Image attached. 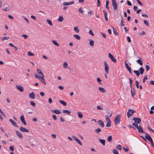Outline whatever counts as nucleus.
Listing matches in <instances>:
<instances>
[{
	"mask_svg": "<svg viewBox=\"0 0 154 154\" xmlns=\"http://www.w3.org/2000/svg\"><path fill=\"white\" fill-rule=\"evenodd\" d=\"M120 115L119 114L118 115L116 116L114 119V122L116 125H117L119 124L120 122Z\"/></svg>",
	"mask_w": 154,
	"mask_h": 154,
	"instance_id": "1",
	"label": "nucleus"
},
{
	"mask_svg": "<svg viewBox=\"0 0 154 154\" xmlns=\"http://www.w3.org/2000/svg\"><path fill=\"white\" fill-rule=\"evenodd\" d=\"M135 112V110L131 109H129L127 113V117L128 118H129L130 116L132 115Z\"/></svg>",
	"mask_w": 154,
	"mask_h": 154,
	"instance_id": "2",
	"label": "nucleus"
},
{
	"mask_svg": "<svg viewBox=\"0 0 154 154\" xmlns=\"http://www.w3.org/2000/svg\"><path fill=\"white\" fill-rule=\"evenodd\" d=\"M112 6L115 10L117 9L118 5L115 0H111Z\"/></svg>",
	"mask_w": 154,
	"mask_h": 154,
	"instance_id": "3",
	"label": "nucleus"
},
{
	"mask_svg": "<svg viewBox=\"0 0 154 154\" xmlns=\"http://www.w3.org/2000/svg\"><path fill=\"white\" fill-rule=\"evenodd\" d=\"M104 65L105 66V70L107 74L109 73L108 70L109 69V67L108 65L107 64L106 61H104Z\"/></svg>",
	"mask_w": 154,
	"mask_h": 154,
	"instance_id": "4",
	"label": "nucleus"
},
{
	"mask_svg": "<svg viewBox=\"0 0 154 154\" xmlns=\"http://www.w3.org/2000/svg\"><path fill=\"white\" fill-rule=\"evenodd\" d=\"M108 56L110 58L112 61L113 62L115 63H116V59L114 57L113 55L109 53Z\"/></svg>",
	"mask_w": 154,
	"mask_h": 154,
	"instance_id": "5",
	"label": "nucleus"
},
{
	"mask_svg": "<svg viewBox=\"0 0 154 154\" xmlns=\"http://www.w3.org/2000/svg\"><path fill=\"white\" fill-rule=\"evenodd\" d=\"M133 119L137 124H140L141 121V119L140 118H134Z\"/></svg>",
	"mask_w": 154,
	"mask_h": 154,
	"instance_id": "6",
	"label": "nucleus"
},
{
	"mask_svg": "<svg viewBox=\"0 0 154 154\" xmlns=\"http://www.w3.org/2000/svg\"><path fill=\"white\" fill-rule=\"evenodd\" d=\"M99 125L101 127L103 128L104 127L105 125L103 122L101 120H99L97 121Z\"/></svg>",
	"mask_w": 154,
	"mask_h": 154,
	"instance_id": "7",
	"label": "nucleus"
},
{
	"mask_svg": "<svg viewBox=\"0 0 154 154\" xmlns=\"http://www.w3.org/2000/svg\"><path fill=\"white\" fill-rule=\"evenodd\" d=\"M20 130L22 132H28L29 130L26 129L22 126H21L20 128Z\"/></svg>",
	"mask_w": 154,
	"mask_h": 154,
	"instance_id": "8",
	"label": "nucleus"
},
{
	"mask_svg": "<svg viewBox=\"0 0 154 154\" xmlns=\"http://www.w3.org/2000/svg\"><path fill=\"white\" fill-rule=\"evenodd\" d=\"M72 137L74 139V140L81 146L82 145V143L76 137L74 136H73Z\"/></svg>",
	"mask_w": 154,
	"mask_h": 154,
	"instance_id": "9",
	"label": "nucleus"
},
{
	"mask_svg": "<svg viewBox=\"0 0 154 154\" xmlns=\"http://www.w3.org/2000/svg\"><path fill=\"white\" fill-rule=\"evenodd\" d=\"M20 119L24 125H26V121L25 120V119L24 118V117L23 115L21 116H20Z\"/></svg>",
	"mask_w": 154,
	"mask_h": 154,
	"instance_id": "10",
	"label": "nucleus"
},
{
	"mask_svg": "<svg viewBox=\"0 0 154 154\" xmlns=\"http://www.w3.org/2000/svg\"><path fill=\"white\" fill-rule=\"evenodd\" d=\"M44 76L43 75V76H42L40 78V82H42L43 84H44L45 85H46V83L45 81V79H44Z\"/></svg>",
	"mask_w": 154,
	"mask_h": 154,
	"instance_id": "11",
	"label": "nucleus"
},
{
	"mask_svg": "<svg viewBox=\"0 0 154 154\" xmlns=\"http://www.w3.org/2000/svg\"><path fill=\"white\" fill-rule=\"evenodd\" d=\"M144 134H145V137L147 140L149 141L150 140L152 139L151 137L148 134L145 132Z\"/></svg>",
	"mask_w": 154,
	"mask_h": 154,
	"instance_id": "12",
	"label": "nucleus"
},
{
	"mask_svg": "<svg viewBox=\"0 0 154 154\" xmlns=\"http://www.w3.org/2000/svg\"><path fill=\"white\" fill-rule=\"evenodd\" d=\"M17 135L20 138H22L23 137L22 134L19 131L16 130L15 131Z\"/></svg>",
	"mask_w": 154,
	"mask_h": 154,
	"instance_id": "13",
	"label": "nucleus"
},
{
	"mask_svg": "<svg viewBox=\"0 0 154 154\" xmlns=\"http://www.w3.org/2000/svg\"><path fill=\"white\" fill-rule=\"evenodd\" d=\"M137 130L139 133H142L144 134L145 133V132L143 131V129L141 126H139V127L138 128V129H137Z\"/></svg>",
	"mask_w": 154,
	"mask_h": 154,
	"instance_id": "14",
	"label": "nucleus"
},
{
	"mask_svg": "<svg viewBox=\"0 0 154 154\" xmlns=\"http://www.w3.org/2000/svg\"><path fill=\"white\" fill-rule=\"evenodd\" d=\"M138 57L139 59L137 60V62L140 65L142 66L143 65L142 60L140 57Z\"/></svg>",
	"mask_w": 154,
	"mask_h": 154,
	"instance_id": "15",
	"label": "nucleus"
},
{
	"mask_svg": "<svg viewBox=\"0 0 154 154\" xmlns=\"http://www.w3.org/2000/svg\"><path fill=\"white\" fill-rule=\"evenodd\" d=\"M9 121L11 122L14 126L17 127H18V125L16 124V122H15L12 119H10Z\"/></svg>",
	"mask_w": 154,
	"mask_h": 154,
	"instance_id": "16",
	"label": "nucleus"
},
{
	"mask_svg": "<svg viewBox=\"0 0 154 154\" xmlns=\"http://www.w3.org/2000/svg\"><path fill=\"white\" fill-rule=\"evenodd\" d=\"M16 88L20 92H22L23 91V88L21 85H16Z\"/></svg>",
	"mask_w": 154,
	"mask_h": 154,
	"instance_id": "17",
	"label": "nucleus"
},
{
	"mask_svg": "<svg viewBox=\"0 0 154 154\" xmlns=\"http://www.w3.org/2000/svg\"><path fill=\"white\" fill-rule=\"evenodd\" d=\"M29 97L32 99H34L35 97V94L34 92L30 93L29 94Z\"/></svg>",
	"mask_w": 154,
	"mask_h": 154,
	"instance_id": "18",
	"label": "nucleus"
},
{
	"mask_svg": "<svg viewBox=\"0 0 154 154\" xmlns=\"http://www.w3.org/2000/svg\"><path fill=\"white\" fill-rule=\"evenodd\" d=\"M112 28L113 30V32L114 34L116 36H118V33L117 32L116 29V28H114L113 26H112Z\"/></svg>",
	"mask_w": 154,
	"mask_h": 154,
	"instance_id": "19",
	"label": "nucleus"
},
{
	"mask_svg": "<svg viewBox=\"0 0 154 154\" xmlns=\"http://www.w3.org/2000/svg\"><path fill=\"white\" fill-rule=\"evenodd\" d=\"M51 111L57 114H59L61 113L60 112L58 109H56L55 110H51Z\"/></svg>",
	"mask_w": 154,
	"mask_h": 154,
	"instance_id": "20",
	"label": "nucleus"
},
{
	"mask_svg": "<svg viewBox=\"0 0 154 154\" xmlns=\"http://www.w3.org/2000/svg\"><path fill=\"white\" fill-rule=\"evenodd\" d=\"M131 93L132 96L133 97H134L135 95V90L134 88H133V89H132V88H131Z\"/></svg>",
	"mask_w": 154,
	"mask_h": 154,
	"instance_id": "21",
	"label": "nucleus"
},
{
	"mask_svg": "<svg viewBox=\"0 0 154 154\" xmlns=\"http://www.w3.org/2000/svg\"><path fill=\"white\" fill-rule=\"evenodd\" d=\"M98 88L99 90L102 93H105L106 92V91L103 88L99 87Z\"/></svg>",
	"mask_w": 154,
	"mask_h": 154,
	"instance_id": "22",
	"label": "nucleus"
},
{
	"mask_svg": "<svg viewBox=\"0 0 154 154\" xmlns=\"http://www.w3.org/2000/svg\"><path fill=\"white\" fill-rule=\"evenodd\" d=\"M144 69L143 67H140L139 69L140 74L141 75H142L144 72Z\"/></svg>",
	"mask_w": 154,
	"mask_h": 154,
	"instance_id": "23",
	"label": "nucleus"
},
{
	"mask_svg": "<svg viewBox=\"0 0 154 154\" xmlns=\"http://www.w3.org/2000/svg\"><path fill=\"white\" fill-rule=\"evenodd\" d=\"M89 44L91 47H93L94 45V41L92 39H91L89 42Z\"/></svg>",
	"mask_w": 154,
	"mask_h": 154,
	"instance_id": "24",
	"label": "nucleus"
},
{
	"mask_svg": "<svg viewBox=\"0 0 154 154\" xmlns=\"http://www.w3.org/2000/svg\"><path fill=\"white\" fill-rule=\"evenodd\" d=\"M36 72L38 74L42 75V76H43V75H44V74H43L41 70L40 69H36Z\"/></svg>",
	"mask_w": 154,
	"mask_h": 154,
	"instance_id": "25",
	"label": "nucleus"
},
{
	"mask_svg": "<svg viewBox=\"0 0 154 154\" xmlns=\"http://www.w3.org/2000/svg\"><path fill=\"white\" fill-rule=\"evenodd\" d=\"M99 141L104 146L105 145V140L99 139Z\"/></svg>",
	"mask_w": 154,
	"mask_h": 154,
	"instance_id": "26",
	"label": "nucleus"
},
{
	"mask_svg": "<svg viewBox=\"0 0 154 154\" xmlns=\"http://www.w3.org/2000/svg\"><path fill=\"white\" fill-rule=\"evenodd\" d=\"M59 102L60 103L62 104L64 106H66L67 105V103L62 100H59Z\"/></svg>",
	"mask_w": 154,
	"mask_h": 154,
	"instance_id": "27",
	"label": "nucleus"
},
{
	"mask_svg": "<svg viewBox=\"0 0 154 154\" xmlns=\"http://www.w3.org/2000/svg\"><path fill=\"white\" fill-rule=\"evenodd\" d=\"M63 113H67V114L70 115V114L71 113L70 111H68L67 110H63Z\"/></svg>",
	"mask_w": 154,
	"mask_h": 154,
	"instance_id": "28",
	"label": "nucleus"
},
{
	"mask_svg": "<svg viewBox=\"0 0 154 154\" xmlns=\"http://www.w3.org/2000/svg\"><path fill=\"white\" fill-rule=\"evenodd\" d=\"M63 18L62 16H60L59 17L58 19V21L59 22H62V21H63Z\"/></svg>",
	"mask_w": 154,
	"mask_h": 154,
	"instance_id": "29",
	"label": "nucleus"
},
{
	"mask_svg": "<svg viewBox=\"0 0 154 154\" xmlns=\"http://www.w3.org/2000/svg\"><path fill=\"white\" fill-rule=\"evenodd\" d=\"M73 36L74 38H75L77 40H79L81 38L80 36L78 35H73Z\"/></svg>",
	"mask_w": 154,
	"mask_h": 154,
	"instance_id": "30",
	"label": "nucleus"
},
{
	"mask_svg": "<svg viewBox=\"0 0 154 154\" xmlns=\"http://www.w3.org/2000/svg\"><path fill=\"white\" fill-rule=\"evenodd\" d=\"M11 9L10 7L8 6V7H6L5 8L3 9V10L5 11H9Z\"/></svg>",
	"mask_w": 154,
	"mask_h": 154,
	"instance_id": "31",
	"label": "nucleus"
},
{
	"mask_svg": "<svg viewBox=\"0 0 154 154\" xmlns=\"http://www.w3.org/2000/svg\"><path fill=\"white\" fill-rule=\"evenodd\" d=\"M105 119H106V121L107 122H111V121L109 119V117L107 115L106 116Z\"/></svg>",
	"mask_w": 154,
	"mask_h": 154,
	"instance_id": "32",
	"label": "nucleus"
},
{
	"mask_svg": "<svg viewBox=\"0 0 154 154\" xmlns=\"http://www.w3.org/2000/svg\"><path fill=\"white\" fill-rule=\"evenodd\" d=\"M147 128L148 130H149L150 131L153 133H154V131L152 129L150 128V126L149 124L147 126Z\"/></svg>",
	"mask_w": 154,
	"mask_h": 154,
	"instance_id": "33",
	"label": "nucleus"
},
{
	"mask_svg": "<svg viewBox=\"0 0 154 154\" xmlns=\"http://www.w3.org/2000/svg\"><path fill=\"white\" fill-rule=\"evenodd\" d=\"M109 3V1H106V8L107 9H108V11L110 12V11L109 10V7H108Z\"/></svg>",
	"mask_w": 154,
	"mask_h": 154,
	"instance_id": "34",
	"label": "nucleus"
},
{
	"mask_svg": "<svg viewBox=\"0 0 154 154\" xmlns=\"http://www.w3.org/2000/svg\"><path fill=\"white\" fill-rule=\"evenodd\" d=\"M77 114L78 115V116H79V117L80 118H82L83 117V115L82 113L80 112H78L77 113Z\"/></svg>",
	"mask_w": 154,
	"mask_h": 154,
	"instance_id": "35",
	"label": "nucleus"
},
{
	"mask_svg": "<svg viewBox=\"0 0 154 154\" xmlns=\"http://www.w3.org/2000/svg\"><path fill=\"white\" fill-rule=\"evenodd\" d=\"M74 30L77 33H78L79 31V29H78L77 26H75L74 28Z\"/></svg>",
	"mask_w": 154,
	"mask_h": 154,
	"instance_id": "36",
	"label": "nucleus"
},
{
	"mask_svg": "<svg viewBox=\"0 0 154 154\" xmlns=\"http://www.w3.org/2000/svg\"><path fill=\"white\" fill-rule=\"evenodd\" d=\"M53 43L56 46H59V45L58 43L55 40H53L52 41Z\"/></svg>",
	"mask_w": 154,
	"mask_h": 154,
	"instance_id": "37",
	"label": "nucleus"
},
{
	"mask_svg": "<svg viewBox=\"0 0 154 154\" xmlns=\"http://www.w3.org/2000/svg\"><path fill=\"white\" fill-rule=\"evenodd\" d=\"M134 73L137 75V77H138L140 74V73L139 72L138 70H134Z\"/></svg>",
	"mask_w": 154,
	"mask_h": 154,
	"instance_id": "38",
	"label": "nucleus"
},
{
	"mask_svg": "<svg viewBox=\"0 0 154 154\" xmlns=\"http://www.w3.org/2000/svg\"><path fill=\"white\" fill-rule=\"evenodd\" d=\"M101 129L100 128H98L95 130V132L97 133H99L101 131Z\"/></svg>",
	"mask_w": 154,
	"mask_h": 154,
	"instance_id": "39",
	"label": "nucleus"
},
{
	"mask_svg": "<svg viewBox=\"0 0 154 154\" xmlns=\"http://www.w3.org/2000/svg\"><path fill=\"white\" fill-rule=\"evenodd\" d=\"M122 146L120 145H119V144L117 145L116 147V148L117 149H118L119 150H121L122 149Z\"/></svg>",
	"mask_w": 154,
	"mask_h": 154,
	"instance_id": "40",
	"label": "nucleus"
},
{
	"mask_svg": "<svg viewBox=\"0 0 154 154\" xmlns=\"http://www.w3.org/2000/svg\"><path fill=\"white\" fill-rule=\"evenodd\" d=\"M112 136H109L107 138V140L108 142H111L112 140Z\"/></svg>",
	"mask_w": 154,
	"mask_h": 154,
	"instance_id": "41",
	"label": "nucleus"
},
{
	"mask_svg": "<svg viewBox=\"0 0 154 154\" xmlns=\"http://www.w3.org/2000/svg\"><path fill=\"white\" fill-rule=\"evenodd\" d=\"M135 85H136L137 88H139V82L137 81H136L135 82Z\"/></svg>",
	"mask_w": 154,
	"mask_h": 154,
	"instance_id": "42",
	"label": "nucleus"
},
{
	"mask_svg": "<svg viewBox=\"0 0 154 154\" xmlns=\"http://www.w3.org/2000/svg\"><path fill=\"white\" fill-rule=\"evenodd\" d=\"M125 64L127 69L130 68L129 66L128 63H126V60L125 61Z\"/></svg>",
	"mask_w": 154,
	"mask_h": 154,
	"instance_id": "43",
	"label": "nucleus"
},
{
	"mask_svg": "<svg viewBox=\"0 0 154 154\" xmlns=\"http://www.w3.org/2000/svg\"><path fill=\"white\" fill-rule=\"evenodd\" d=\"M129 81H130V87H131V88H132V83L133 82L132 79H131V78H129Z\"/></svg>",
	"mask_w": 154,
	"mask_h": 154,
	"instance_id": "44",
	"label": "nucleus"
},
{
	"mask_svg": "<svg viewBox=\"0 0 154 154\" xmlns=\"http://www.w3.org/2000/svg\"><path fill=\"white\" fill-rule=\"evenodd\" d=\"M113 152L115 154H119L118 151L116 149H113L112 150Z\"/></svg>",
	"mask_w": 154,
	"mask_h": 154,
	"instance_id": "45",
	"label": "nucleus"
},
{
	"mask_svg": "<svg viewBox=\"0 0 154 154\" xmlns=\"http://www.w3.org/2000/svg\"><path fill=\"white\" fill-rule=\"evenodd\" d=\"M47 23L49 24V25H50L51 26L52 25V23L50 20L47 19Z\"/></svg>",
	"mask_w": 154,
	"mask_h": 154,
	"instance_id": "46",
	"label": "nucleus"
},
{
	"mask_svg": "<svg viewBox=\"0 0 154 154\" xmlns=\"http://www.w3.org/2000/svg\"><path fill=\"white\" fill-rule=\"evenodd\" d=\"M97 81L99 83V84H102V83L101 82V79L99 78H97Z\"/></svg>",
	"mask_w": 154,
	"mask_h": 154,
	"instance_id": "47",
	"label": "nucleus"
},
{
	"mask_svg": "<svg viewBox=\"0 0 154 154\" xmlns=\"http://www.w3.org/2000/svg\"><path fill=\"white\" fill-rule=\"evenodd\" d=\"M111 122H107V124H106V126L107 127H110L111 126Z\"/></svg>",
	"mask_w": 154,
	"mask_h": 154,
	"instance_id": "48",
	"label": "nucleus"
},
{
	"mask_svg": "<svg viewBox=\"0 0 154 154\" xmlns=\"http://www.w3.org/2000/svg\"><path fill=\"white\" fill-rule=\"evenodd\" d=\"M68 66V63L66 62H65L63 64V67L64 68H66L67 67V66Z\"/></svg>",
	"mask_w": 154,
	"mask_h": 154,
	"instance_id": "49",
	"label": "nucleus"
},
{
	"mask_svg": "<svg viewBox=\"0 0 154 154\" xmlns=\"http://www.w3.org/2000/svg\"><path fill=\"white\" fill-rule=\"evenodd\" d=\"M143 22H144V24L146 25L147 26H149V23L148 21H147V20H144L143 21Z\"/></svg>",
	"mask_w": 154,
	"mask_h": 154,
	"instance_id": "50",
	"label": "nucleus"
},
{
	"mask_svg": "<svg viewBox=\"0 0 154 154\" xmlns=\"http://www.w3.org/2000/svg\"><path fill=\"white\" fill-rule=\"evenodd\" d=\"M147 79V77L146 76H145L143 78V83H145L146 80Z\"/></svg>",
	"mask_w": 154,
	"mask_h": 154,
	"instance_id": "51",
	"label": "nucleus"
},
{
	"mask_svg": "<svg viewBox=\"0 0 154 154\" xmlns=\"http://www.w3.org/2000/svg\"><path fill=\"white\" fill-rule=\"evenodd\" d=\"M10 150L11 151H14V147L12 145L10 147Z\"/></svg>",
	"mask_w": 154,
	"mask_h": 154,
	"instance_id": "52",
	"label": "nucleus"
},
{
	"mask_svg": "<svg viewBox=\"0 0 154 154\" xmlns=\"http://www.w3.org/2000/svg\"><path fill=\"white\" fill-rule=\"evenodd\" d=\"M30 104L31 105H32V106H33L34 107H35V106L36 104L33 101H31L30 102Z\"/></svg>",
	"mask_w": 154,
	"mask_h": 154,
	"instance_id": "53",
	"label": "nucleus"
},
{
	"mask_svg": "<svg viewBox=\"0 0 154 154\" xmlns=\"http://www.w3.org/2000/svg\"><path fill=\"white\" fill-rule=\"evenodd\" d=\"M9 38L8 37H4L1 39L2 40L4 41L5 40H8Z\"/></svg>",
	"mask_w": 154,
	"mask_h": 154,
	"instance_id": "54",
	"label": "nucleus"
},
{
	"mask_svg": "<svg viewBox=\"0 0 154 154\" xmlns=\"http://www.w3.org/2000/svg\"><path fill=\"white\" fill-rule=\"evenodd\" d=\"M35 77L36 78L40 79L41 77H40V75L37 74H35Z\"/></svg>",
	"mask_w": 154,
	"mask_h": 154,
	"instance_id": "55",
	"label": "nucleus"
},
{
	"mask_svg": "<svg viewBox=\"0 0 154 154\" xmlns=\"http://www.w3.org/2000/svg\"><path fill=\"white\" fill-rule=\"evenodd\" d=\"M89 34L92 36H94V35L92 31L91 30H90L89 31Z\"/></svg>",
	"mask_w": 154,
	"mask_h": 154,
	"instance_id": "56",
	"label": "nucleus"
},
{
	"mask_svg": "<svg viewBox=\"0 0 154 154\" xmlns=\"http://www.w3.org/2000/svg\"><path fill=\"white\" fill-rule=\"evenodd\" d=\"M146 69L147 71H149L150 69V66L148 65H146Z\"/></svg>",
	"mask_w": 154,
	"mask_h": 154,
	"instance_id": "57",
	"label": "nucleus"
},
{
	"mask_svg": "<svg viewBox=\"0 0 154 154\" xmlns=\"http://www.w3.org/2000/svg\"><path fill=\"white\" fill-rule=\"evenodd\" d=\"M123 149L126 152H127L129 150V149L128 147H127L126 148L125 147H123Z\"/></svg>",
	"mask_w": 154,
	"mask_h": 154,
	"instance_id": "58",
	"label": "nucleus"
},
{
	"mask_svg": "<svg viewBox=\"0 0 154 154\" xmlns=\"http://www.w3.org/2000/svg\"><path fill=\"white\" fill-rule=\"evenodd\" d=\"M78 11L79 12H80L81 13H83V11L82 10V7H81L79 8V9H78Z\"/></svg>",
	"mask_w": 154,
	"mask_h": 154,
	"instance_id": "59",
	"label": "nucleus"
},
{
	"mask_svg": "<svg viewBox=\"0 0 154 154\" xmlns=\"http://www.w3.org/2000/svg\"><path fill=\"white\" fill-rule=\"evenodd\" d=\"M22 37H24L25 39H26L28 37V35L25 34L22 35Z\"/></svg>",
	"mask_w": 154,
	"mask_h": 154,
	"instance_id": "60",
	"label": "nucleus"
},
{
	"mask_svg": "<svg viewBox=\"0 0 154 154\" xmlns=\"http://www.w3.org/2000/svg\"><path fill=\"white\" fill-rule=\"evenodd\" d=\"M28 55L29 56H33L34 54L33 53H32L31 52L29 51L28 52Z\"/></svg>",
	"mask_w": 154,
	"mask_h": 154,
	"instance_id": "61",
	"label": "nucleus"
},
{
	"mask_svg": "<svg viewBox=\"0 0 154 154\" xmlns=\"http://www.w3.org/2000/svg\"><path fill=\"white\" fill-rule=\"evenodd\" d=\"M136 1L141 6H142L143 5L142 3L139 0H136Z\"/></svg>",
	"mask_w": 154,
	"mask_h": 154,
	"instance_id": "62",
	"label": "nucleus"
},
{
	"mask_svg": "<svg viewBox=\"0 0 154 154\" xmlns=\"http://www.w3.org/2000/svg\"><path fill=\"white\" fill-rule=\"evenodd\" d=\"M52 118L54 120H57V117H56V116L55 115H53L52 116Z\"/></svg>",
	"mask_w": 154,
	"mask_h": 154,
	"instance_id": "63",
	"label": "nucleus"
},
{
	"mask_svg": "<svg viewBox=\"0 0 154 154\" xmlns=\"http://www.w3.org/2000/svg\"><path fill=\"white\" fill-rule=\"evenodd\" d=\"M149 84L151 85H154V81H151L149 82Z\"/></svg>",
	"mask_w": 154,
	"mask_h": 154,
	"instance_id": "64",
	"label": "nucleus"
}]
</instances>
